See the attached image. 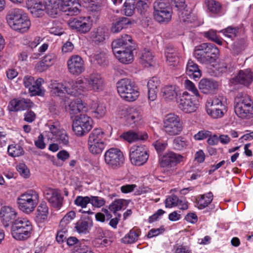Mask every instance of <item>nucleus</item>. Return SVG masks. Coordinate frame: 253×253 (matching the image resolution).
Segmentation results:
<instances>
[{
	"mask_svg": "<svg viewBox=\"0 0 253 253\" xmlns=\"http://www.w3.org/2000/svg\"><path fill=\"white\" fill-rule=\"evenodd\" d=\"M7 152L9 156L16 157L22 156L24 154L23 148L19 144H12L8 146Z\"/></svg>",
	"mask_w": 253,
	"mask_h": 253,
	"instance_id": "c03bdc74",
	"label": "nucleus"
},
{
	"mask_svg": "<svg viewBox=\"0 0 253 253\" xmlns=\"http://www.w3.org/2000/svg\"><path fill=\"white\" fill-rule=\"evenodd\" d=\"M153 55L148 49H144L140 57L141 63L145 67L152 66L153 63Z\"/></svg>",
	"mask_w": 253,
	"mask_h": 253,
	"instance_id": "e433bc0d",
	"label": "nucleus"
},
{
	"mask_svg": "<svg viewBox=\"0 0 253 253\" xmlns=\"http://www.w3.org/2000/svg\"><path fill=\"white\" fill-rule=\"evenodd\" d=\"M141 115L140 112L136 109L132 108L130 110V113L126 116L127 121L131 123H135L140 120Z\"/></svg>",
	"mask_w": 253,
	"mask_h": 253,
	"instance_id": "09e8293b",
	"label": "nucleus"
},
{
	"mask_svg": "<svg viewBox=\"0 0 253 253\" xmlns=\"http://www.w3.org/2000/svg\"><path fill=\"white\" fill-rule=\"evenodd\" d=\"M90 202V198L88 196L83 197L78 196L74 201L76 205L81 207L82 208H85L87 205Z\"/></svg>",
	"mask_w": 253,
	"mask_h": 253,
	"instance_id": "4d7b16f0",
	"label": "nucleus"
},
{
	"mask_svg": "<svg viewBox=\"0 0 253 253\" xmlns=\"http://www.w3.org/2000/svg\"><path fill=\"white\" fill-rule=\"evenodd\" d=\"M129 24H130V21L129 18L124 17H119L112 23L111 30L113 33H118L122 29L126 28L127 25Z\"/></svg>",
	"mask_w": 253,
	"mask_h": 253,
	"instance_id": "7c9ffc66",
	"label": "nucleus"
},
{
	"mask_svg": "<svg viewBox=\"0 0 253 253\" xmlns=\"http://www.w3.org/2000/svg\"><path fill=\"white\" fill-rule=\"evenodd\" d=\"M55 138L59 143L64 145H67L69 143V137L64 129H62L60 132H59Z\"/></svg>",
	"mask_w": 253,
	"mask_h": 253,
	"instance_id": "6e6d98bb",
	"label": "nucleus"
},
{
	"mask_svg": "<svg viewBox=\"0 0 253 253\" xmlns=\"http://www.w3.org/2000/svg\"><path fill=\"white\" fill-rule=\"evenodd\" d=\"M6 19L14 30L23 33L29 29L31 22L26 14L21 9L13 8L7 13Z\"/></svg>",
	"mask_w": 253,
	"mask_h": 253,
	"instance_id": "f257e3e1",
	"label": "nucleus"
},
{
	"mask_svg": "<svg viewBox=\"0 0 253 253\" xmlns=\"http://www.w3.org/2000/svg\"><path fill=\"white\" fill-rule=\"evenodd\" d=\"M72 253H94L91 248L84 243L76 246Z\"/></svg>",
	"mask_w": 253,
	"mask_h": 253,
	"instance_id": "052dcab7",
	"label": "nucleus"
},
{
	"mask_svg": "<svg viewBox=\"0 0 253 253\" xmlns=\"http://www.w3.org/2000/svg\"><path fill=\"white\" fill-rule=\"evenodd\" d=\"M28 10L35 17H41L44 15L42 0H29L28 3Z\"/></svg>",
	"mask_w": 253,
	"mask_h": 253,
	"instance_id": "bb28decb",
	"label": "nucleus"
},
{
	"mask_svg": "<svg viewBox=\"0 0 253 253\" xmlns=\"http://www.w3.org/2000/svg\"><path fill=\"white\" fill-rule=\"evenodd\" d=\"M39 201L38 193L33 190H28L21 194L17 199L19 209L26 213L34 211Z\"/></svg>",
	"mask_w": 253,
	"mask_h": 253,
	"instance_id": "39448f33",
	"label": "nucleus"
},
{
	"mask_svg": "<svg viewBox=\"0 0 253 253\" xmlns=\"http://www.w3.org/2000/svg\"><path fill=\"white\" fill-rule=\"evenodd\" d=\"M149 0H136L135 9L142 15H146L149 9Z\"/></svg>",
	"mask_w": 253,
	"mask_h": 253,
	"instance_id": "58836bf2",
	"label": "nucleus"
},
{
	"mask_svg": "<svg viewBox=\"0 0 253 253\" xmlns=\"http://www.w3.org/2000/svg\"><path fill=\"white\" fill-rule=\"evenodd\" d=\"M187 141L182 136L176 137L173 140V144L176 149L182 150L187 146Z\"/></svg>",
	"mask_w": 253,
	"mask_h": 253,
	"instance_id": "603ef678",
	"label": "nucleus"
},
{
	"mask_svg": "<svg viewBox=\"0 0 253 253\" xmlns=\"http://www.w3.org/2000/svg\"><path fill=\"white\" fill-rule=\"evenodd\" d=\"M219 51L216 45L211 43H203L195 47L194 55L202 63L211 64L218 58Z\"/></svg>",
	"mask_w": 253,
	"mask_h": 253,
	"instance_id": "f03ea898",
	"label": "nucleus"
},
{
	"mask_svg": "<svg viewBox=\"0 0 253 253\" xmlns=\"http://www.w3.org/2000/svg\"><path fill=\"white\" fill-rule=\"evenodd\" d=\"M86 83L92 90L99 91L103 89L104 82L101 75L98 73H92L85 79Z\"/></svg>",
	"mask_w": 253,
	"mask_h": 253,
	"instance_id": "a878e982",
	"label": "nucleus"
},
{
	"mask_svg": "<svg viewBox=\"0 0 253 253\" xmlns=\"http://www.w3.org/2000/svg\"><path fill=\"white\" fill-rule=\"evenodd\" d=\"M44 196L53 207L59 209L62 206L63 199L58 190L47 189L44 192Z\"/></svg>",
	"mask_w": 253,
	"mask_h": 253,
	"instance_id": "412c9836",
	"label": "nucleus"
},
{
	"mask_svg": "<svg viewBox=\"0 0 253 253\" xmlns=\"http://www.w3.org/2000/svg\"><path fill=\"white\" fill-rule=\"evenodd\" d=\"M95 60L98 64L102 67H106L108 64V61L106 59V55L104 52H100L95 55Z\"/></svg>",
	"mask_w": 253,
	"mask_h": 253,
	"instance_id": "680f3d73",
	"label": "nucleus"
},
{
	"mask_svg": "<svg viewBox=\"0 0 253 253\" xmlns=\"http://www.w3.org/2000/svg\"><path fill=\"white\" fill-rule=\"evenodd\" d=\"M91 110L93 116L97 118L102 117L106 113L105 106L103 104L97 102H94L92 104Z\"/></svg>",
	"mask_w": 253,
	"mask_h": 253,
	"instance_id": "a19ab883",
	"label": "nucleus"
},
{
	"mask_svg": "<svg viewBox=\"0 0 253 253\" xmlns=\"http://www.w3.org/2000/svg\"><path fill=\"white\" fill-rule=\"evenodd\" d=\"M217 87V83L211 79H203L199 83V89L205 94L210 93Z\"/></svg>",
	"mask_w": 253,
	"mask_h": 253,
	"instance_id": "c756f323",
	"label": "nucleus"
},
{
	"mask_svg": "<svg viewBox=\"0 0 253 253\" xmlns=\"http://www.w3.org/2000/svg\"><path fill=\"white\" fill-rule=\"evenodd\" d=\"M204 4L206 11L213 16H221L223 14L222 4L215 0H205Z\"/></svg>",
	"mask_w": 253,
	"mask_h": 253,
	"instance_id": "4be33fe9",
	"label": "nucleus"
},
{
	"mask_svg": "<svg viewBox=\"0 0 253 253\" xmlns=\"http://www.w3.org/2000/svg\"><path fill=\"white\" fill-rule=\"evenodd\" d=\"M105 147L104 143L88 142V148L90 153L97 155L101 153Z\"/></svg>",
	"mask_w": 253,
	"mask_h": 253,
	"instance_id": "49530a36",
	"label": "nucleus"
},
{
	"mask_svg": "<svg viewBox=\"0 0 253 253\" xmlns=\"http://www.w3.org/2000/svg\"><path fill=\"white\" fill-rule=\"evenodd\" d=\"M76 0H69L68 1H64V6L62 7L63 11L68 15H75L80 13V10L77 6H74Z\"/></svg>",
	"mask_w": 253,
	"mask_h": 253,
	"instance_id": "4c0bfd02",
	"label": "nucleus"
},
{
	"mask_svg": "<svg viewBox=\"0 0 253 253\" xmlns=\"http://www.w3.org/2000/svg\"><path fill=\"white\" fill-rule=\"evenodd\" d=\"M138 237V234L133 229L130 230L129 233L122 240L125 244H131L136 242Z\"/></svg>",
	"mask_w": 253,
	"mask_h": 253,
	"instance_id": "de8ad7c7",
	"label": "nucleus"
},
{
	"mask_svg": "<svg viewBox=\"0 0 253 253\" xmlns=\"http://www.w3.org/2000/svg\"><path fill=\"white\" fill-rule=\"evenodd\" d=\"M16 216V212L10 207H2L0 211V217L5 227L9 225L10 223L13 224Z\"/></svg>",
	"mask_w": 253,
	"mask_h": 253,
	"instance_id": "5701e85b",
	"label": "nucleus"
},
{
	"mask_svg": "<svg viewBox=\"0 0 253 253\" xmlns=\"http://www.w3.org/2000/svg\"><path fill=\"white\" fill-rule=\"evenodd\" d=\"M105 135L104 131L100 128H95L89 134L88 142L104 143L103 138Z\"/></svg>",
	"mask_w": 253,
	"mask_h": 253,
	"instance_id": "f704fd0d",
	"label": "nucleus"
},
{
	"mask_svg": "<svg viewBox=\"0 0 253 253\" xmlns=\"http://www.w3.org/2000/svg\"><path fill=\"white\" fill-rule=\"evenodd\" d=\"M108 36V29L106 27L100 26L90 32L89 38L95 44H103Z\"/></svg>",
	"mask_w": 253,
	"mask_h": 253,
	"instance_id": "6ab92c4d",
	"label": "nucleus"
},
{
	"mask_svg": "<svg viewBox=\"0 0 253 253\" xmlns=\"http://www.w3.org/2000/svg\"><path fill=\"white\" fill-rule=\"evenodd\" d=\"M238 28L229 26L224 29L223 31L225 36L230 38H233L236 36V33L238 32Z\"/></svg>",
	"mask_w": 253,
	"mask_h": 253,
	"instance_id": "774afa93",
	"label": "nucleus"
},
{
	"mask_svg": "<svg viewBox=\"0 0 253 253\" xmlns=\"http://www.w3.org/2000/svg\"><path fill=\"white\" fill-rule=\"evenodd\" d=\"M183 159L184 157L181 155L169 151L163 156L160 164L163 168L172 167L182 162Z\"/></svg>",
	"mask_w": 253,
	"mask_h": 253,
	"instance_id": "a211bd4d",
	"label": "nucleus"
},
{
	"mask_svg": "<svg viewBox=\"0 0 253 253\" xmlns=\"http://www.w3.org/2000/svg\"><path fill=\"white\" fill-rule=\"evenodd\" d=\"M179 198L175 195L172 194L168 197L165 200V206L166 208H170L178 206Z\"/></svg>",
	"mask_w": 253,
	"mask_h": 253,
	"instance_id": "13d9d810",
	"label": "nucleus"
},
{
	"mask_svg": "<svg viewBox=\"0 0 253 253\" xmlns=\"http://www.w3.org/2000/svg\"><path fill=\"white\" fill-rule=\"evenodd\" d=\"M204 36L209 40L216 42L219 45H222V42L217 36L216 33L214 31L210 30L204 33Z\"/></svg>",
	"mask_w": 253,
	"mask_h": 253,
	"instance_id": "e2e57ef3",
	"label": "nucleus"
},
{
	"mask_svg": "<svg viewBox=\"0 0 253 253\" xmlns=\"http://www.w3.org/2000/svg\"><path fill=\"white\" fill-rule=\"evenodd\" d=\"M234 109L236 114L242 119L253 117V102L247 94H238L235 98Z\"/></svg>",
	"mask_w": 253,
	"mask_h": 253,
	"instance_id": "7ed1b4c3",
	"label": "nucleus"
},
{
	"mask_svg": "<svg viewBox=\"0 0 253 253\" xmlns=\"http://www.w3.org/2000/svg\"><path fill=\"white\" fill-rule=\"evenodd\" d=\"M60 5L61 2L60 0H45L44 5L45 12L50 17L55 18L59 13Z\"/></svg>",
	"mask_w": 253,
	"mask_h": 253,
	"instance_id": "393cba45",
	"label": "nucleus"
},
{
	"mask_svg": "<svg viewBox=\"0 0 253 253\" xmlns=\"http://www.w3.org/2000/svg\"><path fill=\"white\" fill-rule=\"evenodd\" d=\"M121 137L131 143L137 140H145L148 138V134L146 132L129 130L121 134Z\"/></svg>",
	"mask_w": 253,
	"mask_h": 253,
	"instance_id": "cd10ccee",
	"label": "nucleus"
},
{
	"mask_svg": "<svg viewBox=\"0 0 253 253\" xmlns=\"http://www.w3.org/2000/svg\"><path fill=\"white\" fill-rule=\"evenodd\" d=\"M154 18L159 23H168L171 18L172 11L169 3L165 0H157L153 3Z\"/></svg>",
	"mask_w": 253,
	"mask_h": 253,
	"instance_id": "6e6552de",
	"label": "nucleus"
},
{
	"mask_svg": "<svg viewBox=\"0 0 253 253\" xmlns=\"http://www.w3.org/2000/svg\"><path fill=\"white\" fill-rule=\"evenodd\" d=\"M69 25L72 29L83 34L87 33L91 28V24L85 17L70 19L69 20Z\"/></svg>",
	"mask_w": 253,
	"mask_h": 253,
	"instance_id": "f3484780",
	"label": "nucleus"
},
{
	"mask_svg": "<svg viewBox=\"0 0 253 253\" xmlns=\"http://www.w3.org/2000/svg\"><path fill=\"white\" fill-rule=\"evenodd\" d=\"M132 40L130 36L127 34L122 35L120 38L116 39L112 42V48L113 53L117 57V55H121L129 46L132 45Z\"/></svg>",
	"mask_w": 253,
	"mask_h": 253,
	"instance_id": "4468645a",
	"label": "nucleus"
},
{
	"mask_svg": "<svg viewBox=\"0 0 253 253\" xmlns=\"http://www.w3.org/2000/svg\"><path fill=\"white\" fill-rule=\"evenodd\" d=\"M179 108L186 113H191L196 111L199 104L195 97L185 92L177 100Z\"/></svg>",
	"mask_w": 253,
	"mask_h": 253,
	"instance_id": "f8f14e48",
	"label": "nucleus"
},
{
	"mask_svg": "<svg viewBox=\"0 0 253 253\" xmlns=\"http://www.w3.org/2000/svg\"><path fill=\"white\" fill-rule=\"evenodd\" d=\"M43 82L42 78H38L36 80L35 84H33L30 88L29 92L32 95H42L43 91L41 88L42 83Z\"/></svg>",
	"mask_w": 253,
	"mask_h": 253,
	"instance_id": "37998d69",
	"label": "nucleus"
},
{
	"mask_svg": "<svg viewBox=\"0 0 253 253\" xmlns=\"http://www.w3.org/2000/svg\"><path fill=\"white\" fill-rule=\"evenodd\" d=\"M186 73L190 79L195 80L199 79L201 76V71L198 65L191 59L187 62Z\"/></svg>",
	"mask_w": 253,
	"mask_h": 253,
	"instance_id": "c85d7f7f",
	"label": "nucleus"
},
{
	"mask_svg": "<svg viewBox=\"0 0 253 253\" xmlns=\"http://www.w3.org/2000/svg\"><path fill=\"white\" fill-rule=\"evenodd\" d=\"M206 108L208 114L213 119L222 117L226 112L225 105L218 98H214L211 102H208Z\"/></svg>",
	"mask_w": 253,
	"mask_h": 253,
	"instance_id": "ddd939ff",
	"label": "nucleus"
},
{
	"mask_svg": "<svg viewBox=\"0 0 253 253\" xmlns=\"http://www.w3.org/2000/svg\"><path fill=\"white\" fill-rule=\"evenodd\" d=\"M117 88L118 93L126 101H133L139 96L137 87L129 79L124 78L118 81Z\"/></svg>",
	"mask_w": 253,
	"mask_h": 253,
	"instance_id": "20e7f679",
	"label": "nucleus"
},
{
	"mask_svg": "<svg viewBox=\"0 0 253 253\" xmlns=\"http://www.w3.org/2000/svg\"><path fill=\"white\" fill-rule=\"evenodd\" d=\"M165 54L168 65L173 67H176L179 63V57L176 48L172 46L168 45L166 47Z\"/></svg>",
	"mask_w": 253,
	"mask_h": 253,
	"instance_id": "b1692460",
	"label": "nucleus"
},
{
	"mask_svg": "<svg viewBox=\"0 0 253 253\" xmlns=\"http://www.w3.org/2000/svg\"><path fill=\"white\" fill-rule=\"evenodd\" d=\"M162 96L166 100H172L176 98L177 92L176 87L173 85H166L161 90Z\"/></svg>",
	"mask_w": 253,
	"mask_h": 253,
	"instance_id": "c9c22d12",
	"label": "nucleus"
},
{
	"mask_svg": "<svg viewBox=\"0 0 253 253\" xmlns=\"http://www.w3.org/2000/svg\"><path fill=\"white\" fill-rule=\"evenodd\" d=\"M76 216V213L74 211H70L68 212L61 220L60 222V227H66L69 222L74 219Z\"/></svg>",
	"mask_w": 253,
	"mask_h": 253,
	"instance_id": "bf43d9fd",
	"label": "nucleus"
},
{
	"mask_svg": "<svg viewBox=\"0 0 253 253\" xmlns=\"http://www.w3.org/2000/svg\"><path fill=\"white\" fill-rule=\"evenodd\" d=\"M33 106V103L28 99L14 98L11 100L8 106V110L12 112L29 109Z\"/></svg>",
	"mask_w": 253,
	"mask_h": 253,
	"instance_id": "aec40b11",
	"label": "nucleus"
},
{
	"mask_svg": "<svg viewBox=\"0 0 253 253\" xmlns=\"http://www.w3.org/2000/svg\"><path fill=\"white\" fill-rule=\"evenodd\" d=\"M16 169L22 176L25 178H28L30 176L29 169L24 164H19L17 166Z\"/></svg>",
	"mask_w": 253,
	"mask_h": 253,
	"instance_id": "0e129e2a",
	"label": "nucleus"
},
{
	"mask_svg": "<svg viewBox=\"0 0 253 253\" xmlns=\"http://www.w3.org/2000/svg\"><path fill=\"white\" fill-rule=\"evenodd\" d=\"M136 0H125L122 5L125 14L127 16L132 15L135 10Z\"/></svg>",
	"mask_w": 253,
	"mask_h": 253,
	"instance_id": "ea45409f",
	"label": "nucleus"
},
{
	"mask_svg": "<svg viewBox=\"0 0 253 253\" xmlns=\"http://www.w3.org/2000/svg\"><path fill=\"white\" fill-rule=\"evenodd\" d=\"M105 163L109 169H117L124 163L125 158L123 152L119 149L112 148L104 154Z\"/></svg>",
	"mask_w": 253,
	"mask_h": 253,
	"instance_id": "1a4fd4ad",
	"label": "nucleus"
},
{
	"mask_svg": "<svg viewBox=\"0 0 253 253\" xmlns=\"http://www.w3.org/2000/svg\"><path fill=\"white\" fill-rule=\"evenodd\" d=\"M135 49V46H129L128 48L121 55H117V58L122 63L129 64L133 60V51Z\"/></svg>",
	"mask_w": 253,
	"mask_h": 253,
	"instance_id": "2f4dec72",
	"label": "nucleus"
},
{
	"mask_svg": "<svg viewBox=\"0 0 253 253\" xmlns=\"http://www.w3.org/2000/svg\"><path fill=\"white\" fill-rule=\"evenodd\" d=\"M90 203L92 205L95 207H101L103 206L105 203V201L101 197L98 196H91Z\"/></svg>",
	"mask_w": 253,
	"mask_h": 253,
	"instance_id": "69168bd1",
	"label": "nucleus"
},
{
	"mask_svg": "<svg viewBox=\"0 0 253 253\" xmlns=\"http://www.w3.org/2000/svg\"><path fill=\"white\" fill-rule=\"evenodd\" d=\"M185 86L187 89L191 91L196 96L199 97L200 96L198 89L191 81L186 80L185 81Z\"/></svg>",
	"mask_w": 253,
	"mask_h": 253,
	"instance_id": "338daca9",
	"label": "nucleus"
},
{
	"mask_svg": "<svg viewBox=\"0 0 253 253\" xmlns=\"http://www.w3.org/2000/svg\"><path fill=\"white\" fill-rule=\"evenodd\" d=\"M213 195L211 192L201 195L198 201V208L203 209L207 207L212 201Z\"/></svg>",
	"mask_w": 253,
	"mask_h": 253,
	"instance_id": "79ce46f5",
	"label": "nucleus"
},
{
	"mask_svg": "<svg viewBox=\"0 0 253 253\" xmlns=\"http://www.w3.org/2000/svg\"><path fill=\"white\" fill-rule=\"evenodd\" d=\"M126 200L124 199H116L109 206V210L116 213L117 211L122 210L124 207Z\"/></svg>",
	"mask_w": 253,
	"mask_h": 253,
	"instance_id": "8fccbe9b",
	"label": "nucleus"
},
{
	"mask_svg": "<svg viewBox=\"0 0 253 253\" xmlns=\"http://www.w3.org/2000/svg\"><path fill=\"white\" fill-rule=\"evenodd\" d=\"M88 222L80 220L76 223L75 228L79 233H86L88 232Z\"/></svg>",
	"mask_w": 253,
	"mask_h": 253,
	"instance_id": "5fc2aeb1",
	"label": "nucleus"
},
{
	"mask_svg": "<svg viewBox=\"0 0 253 253\" xmlns=\"http://www.w3.org/2000/svg\"><path fill=\"white\" fill-rule=\"evenodd\" d=\"M48 208L45 202H42L38 206L37 217L40 220H44L47 218Z\"/></svg>",
	"mask_w": 253,
	"mask_h": 253,
	"instance_id": "a18cd8bd",
	"label": "nucleus"
},
{
	"mask_svg": "<svg viewBox=\"0 0 253 253\" xmlns=\"http://www.w3.org/2000/svg\"><path fill=\"white\" fill-rule=\"evenodd\" d=\"M32 231L31 223L26 219L15 220L11 227L12 237L17 240H25L29 238Z\"/></svg>",
	"mask_w": 253,
	"mask_h": 253,
	"instance_id": "423d86ee",
	"label": "nucleus"
},
{
	"mask_svg": "<svg viewBox=\"0 0 253 253\" xmlns=\"http://www.w3.org/2000/svg\"><path fill=\"white\" fill-rule=\"evenodd\" d=\"M61 85V87L58 86L54 88V93L59 96H62L65 93L74 96H78L85 88L82 80H70L68 82H65L64 84Z\"/></svg>",
	"mask_w": 253,
	"mask_h": 253,
	"instance_id": "0eeeda50",
	"label": "nucleus"
},
{
	"mask_svg": "<svg viewBox=\"0 0 253 253\" xmlns=\"http://www.w3.org/2000/svg\"><path fill=\"white\" fill-rule=\"evenodd\" d=\"M74 121L83 126L86 130H90L92 127L91 119L85 114L82 113L76 116Z\"/></svg>",
	"mask_w": 253,
	"mask_h": 253,
	"instance_id": "72a5a7b5",
	"label": "nucleus"
},
{
	"mask_svg": "<svg viewBox=\"0 0 253 253\" xmlns=\"http://www.w3.org/2000/svg\"><path fill=\"white\" fill-rule=\"evenodd\" d=\"M253 81V72L250 69L240 70L236 76L232 78L231 83L249 87Z\"/></svg>",
	"mask_w": 253,
	"mask_h": 253,
	"instance_id": "dca6fc26",
	"label": "nucleus"
},
{
	"mask_svg": "<svg viewBox=\"0 0 253 253\" xmlns=\"http://www.w3.org/2000/svg\"><path fill=\"white\" fill-rule=\"evenodd\" d=\"M61 229L57 233L56 236V241L59 244H62L66 242L68 237V229L66 227H61Z\"/></svg>",
	"mask_w": 253,
	"mask_h": 253,
	"instance_id": "3c124183",
	"label": "nucleus"
},
{
	"mask_svg": "<svg viewBox=\"0 0 253 253\" xmlns=\"http://www.w3.org/2000/svg\"><path fill=\"white\" fill-rule=\"evenodd\" d=\"M85 106H84L82 101L77 99L72 101L68 105V110L71 115V117L73 118L78 113L84 111Z\"/></svg>",
	"mask_w": 253,
	"mask_h": 253,
	"instance_id": "473e14b6",
	"label": "nucleus"
},
{
	"mask_svg": "<svg viewBox=\"0 0 253 253\" xmlns=\"http://www.w3.org/2000/svg\"><path fill=\"white\" fill-rule=\"evenodd\" d=\"M148 158V150L144 146H134L130 149L129 158L133 165L142 166L146 163Z\"/></svg>",
	"mask_w": 253,
	"mask_h": 253,
	"instance_id": "9b49d317",
	"label": "nucleus"
},
{
	"mask_svg": "<svg viewBox=\"0 0 253 253\" xmlns=\"http://www.w3.org/2000/svg\"><path fill=\"white\" fill-rule=\"evenodd\" d=\"M69 73L75 76H79L85 70L84 61L78 55H72L67 61Z\"/></svg>",
	"mask_w": 253,
	"mask_h": 253,
	"instance_id": "2eb2a0df",
	"label": "nucleus"
},
{
	"mask_svg": "<svg viewBox=\"0 0 253 253\" xmlns=\"http://www.w3.org/2000/svg\"><path fill=\"white\" fill-rule=\"evenodd\" d=\"M163 122L164 130L169 135H178L182 130V123L179 117L174 114L167 115Z\"/></svg>",
	"mask_w": 253,
	"mask_h": 253,
	"instance_id": "9d476101",
	"label": "nucleus"
},
{
	"mask_svg": "<svg viewBox=\"0 0 253 253\" xmlns=\"http://www.w3.org/2000/svg\"><path fill=\"white\" fill-rule=\"evenodd\" d=\"M72 129L76 135L82 136L87 134L90 130H86L84 127L76 122L73 121L72 125Z\"/></svg>",
	"mask_w": 253,
	"mask_h": 253,
	"instance_id": "864d4df0",
	"label": "nucleus"
}]
</instances>
